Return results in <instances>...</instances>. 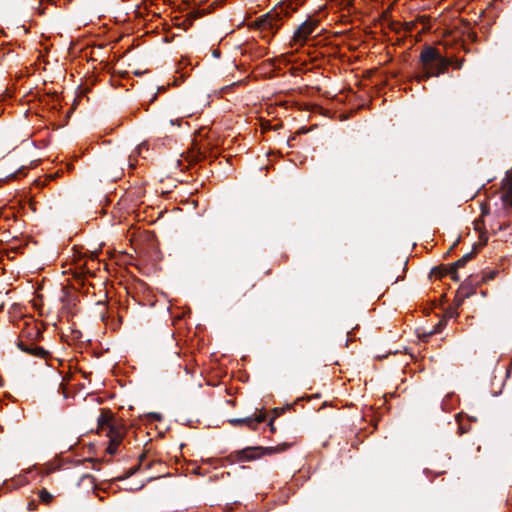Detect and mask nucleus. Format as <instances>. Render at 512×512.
I'll use <instances>...</instances> for the list:
<instances>
[{"instance_id": "18", "label": "nucleus", "mask_w": 512, "mask_h": 512, "mask_svg": "<svg viewBox=\"0 0 512 512\" xmlns=\"http://www.w3.org/2000/svg\"><path fill=\"white\" fill-rule=\"evenodd\" d=\"M481 239H483V241L486 243L487 242V237L484 238L483 234H481Z\"/></svg>"}, {"instance_id": "9", "label": "nucleus", "mask_w": 512, "mask_h": 512, "mask_svg": "<svg viewBox=\"0 0 512 512\" xmlns=\"http://www.w3.org/2000/svg\"><path fill=\"white\" fill-rule=\"evenodd\" d=\"M146 149L148 150L147 148V145L145 142H143L142 144H140L136 150L129 156V166L130 167H135V162H136V157L137 156H142V151Z\"/></svg>"}, {"instance_id": "4", "label": "nucleus", "mask_w": 512, "mask_h": 512, "mask_svg": "<svg viewBox=\"0 0 512 512\" xmlns=\"http://www.w3.org/2000/svg\"><path fill=\"white\" fill-rule=\"evenodd\" d=\"M319 20L308 18L294 32L290 45L302 47L309 40L310 36L316 31Z\"/></svg>"}, {"instance_id": "19", "label": "nucleus", "mask_w": 512, "mask_h": 512, "mask_svg": "<svg viewBox=\"0 0 512 512\" xmlns=\"http://www.w3.org/2000/svg\"><path fill=\"white\" fill-rule=\"evenodd\" d=\"M144 458H145V455L144 454L141 455L140 458H139L140 462H142Z\"/></svg>"}, {"instance_id": "5", "label": "nucleus", "mask_w": 512, "mask_h": 512, "mask_svg": "<svg viewBox=\"0 0 512 512\" xmlns=\"http://www.w3.org/2000/svg\"><path fill=\"white\" fill-rule=\"evenodd\" d=\"M265 414H260L256 417H246L241 419H232L230 422L234 425L236 424H246L248 427L255 429L256 425L265 421Z\"/></svg>"}, {"instance_id": "6", "label": "nucleus", "mask_w": 512, "mask_h": 512, "mask_svg": "<svg viewBox=\"0 0 512 512\" xmlns=\"http://www.w3.org/2000/svg\"><path fill=\"white\" fill-rule=\"evenodd\" d=\"M18 347L22 351L38 357H44L46 354V351L42 347L34 346L33 344L28 345L23 343L22 341L18 343Z\"/></svg>"}, {"instance_id": "16", "label": "nucleus", "mask_w": 512, "mask_h": 512, "mask_svg": "<svg viewBox=\"0 0 512 512\" xmlns=\"http://www.w3.org/2000/svg\"><path fill=\"white\" fill-rule=\"evenodd\" d=\"M507 227H508V224H506V223L500 224L499 225V230L505 229Z\"/></svg>"}, {"instance_id": "13", "label": "nucleus", "mask_w": 512, "mask_h": 512, "mask_svg": "<svg viewBox=\"0 0 512 512\" xmlns=\"http://www.w3.org/2000/svg\"><path fill=\"white\" fill-rule=\"evenodd\" d=\"M24 170H25V168H24V167H22V168H20L16 173L12 174L10 177L14 179V178H16V177H17V175H19V174H24Z\"/></svg>"}, {"instance_id": "10", "label": "nucleus", "mask_w": 512, "mask_h": 512, "mask_svg": "<svg viewBox=\"0 0 512 512\" xmlns=\"http://www.w3.org/2000/svg\"><path fill=\"white\" fill-rule=\"evenodd\" d=\"M504 201L507 204L512 205V178L507 180Z\"/></svg>"}, {"instance_id": "12", "label": "nucleus", "mask_w": 512, "mask_h": 512, "mask_svg": "<svg viewBox=\"0 0 512 512\" xmlns=\"http://www.w3.org/2000/svg\"><path fill=\"white\" fill-rule=\"evenodd\" d=\"M187 116H190V114L184 115V116H182L181 118H177V119H175V120L171 119V120L169 121V123H170V125H175V124L180 125V124H179L180 120H181L182 118H184V117H187Z\"/></svg>"}, {"instance_id": "7", "label": "nucleus", "mask_w": 512, "mask_h": 512, "mask_svg": "<svg viewBox=\"0 0 512 512\" xmlns=\"http://www.w3.org/2000/svg\"><path fill=\"white\" fill-rule=\"evenodd\" d=\"M239 461H251L259 456L257 448H246L236 454Z\"/></svg>"}, {"instance_id": "11", "label": "nucleus", "mask_w": 512, "mask_h": 512, "mask_svg": "<svg viewBox=\"0 0 512 512\" xmlns=\"http://www.w3.org/2000/svg\"><path fill=\"white\" fill-rule=\"evenodd\" d=\"M39 497H40V500L43 502V503H50L53 496L45 489H42L39 493Z\"/></svg>"}, {"instance_id": "3", "label": "nucleus", "mask_w": 512, "mask_h": 512, "mask_svg": "<svg viewBox=\"0 0 512 512\" xmlns=\"http://www.w3.org/2000/svg\"><path fill=\"white\" fill-rule=\"evenodd\" d=\"M97 422L98 428L101 430V432H105L106 436L109 438V446L107 447V452L110 455L115 454L124 437L123 428L117 427L114 424L112 417L106 412H102L99 415Z\"/></svg>"}, {"instance_id": "15", "label": "nucleus", "mask_w": 512, "mask_h": 512, "mask_svg": "<svg viewBox=\"0 0 512 512\" xmlns=\"http://www.w3.org/2000/svg\"><path fill=\"white\" fill-rule=\"evenodd\" d=\"M482 223H483V221H482V220H476V221H475V229H476V230H479V229H480V224H482Z\"/></svg>"}, {"instance_id": "8", "label": "nucleus", "mask_w": 512, "mask_h": 512, "mask_svg": "<svg viewBox=\"0 0 512 512\" xmlns=\"http://www.w3.org/2000/svg\"><path fill=\"white\" fill-rule=\"evenodd\" d=\"M473 257V253H468L466 255H464L461 259L457 260L453 266L451 267V273L453 274L452 275V278L454 280H457V277H456V270L458 268H461L463 267L469 260H471V258Z\"/></svg>"}, {"instance_id": "1", "label": "nucleus", "mask_w": 512, "mask_h": 512, "mask_svg": "<svg viewBox=\"0 0 512 512\" xmlns=\"http://www.w3.org/2000/svg\"><path fill=\"white\" fill-rule=\"evenodd\" d=\"M300 4V0L282 2L270 12L249 23L248 27L257 30L264 40L270 41L282 26L283 19L295 12Z\"/></svg>"}, {"instance_id": "17", "label": "nucleus", "mask_w": 512, "mask_h": 512, "mask_svg": "<svg viewBox=\"0 0 512 512\" xmlns=\"http://www.w3.org/2000/svg\"><path fill=\"white\" fill-rule=\"evenodd\" d=\"M139 467H134L131 469L130 471V475L134 474L137 470H138Z\"/></svg>"}, {"instance_id": "14", "label": "nucleus", "mask_w": 512, "mask_h": 512, "mask_svg": "<svg viewBox=\"0 0 512 512\" xmlns=\"http://www.w3.org/2000/svg\"><path fill=\"white\" fill-rule=\"evenodd\" d=\"M462 65H463V60L456 61L455 68L460 69L462 67Z\"/></svg>"}, {"instance_id": "2", "label": "nucleus", "mask_w": 512, "mask_h": 512, "mask_svg": "<svg viewBox=\"0 0 512 512\" xmlns=\"http://www.w3.org/2000/svg\"><path fill=\"white\" fill-rule=\"evenodd\" d=\"M420 62L422 68L415 77L418 83L445 73L451 64L449 59L443 57L436 48L431 46H427L422 50Z\"/></svg>"}]
</instances>
